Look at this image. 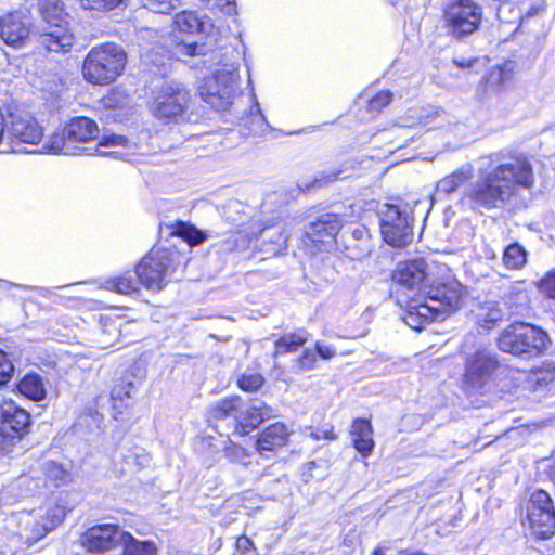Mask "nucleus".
I'll return each mask as SVG.
<instances>
[{
	"instance_id": "5fc2aeb1",
	"label": "nucleus",
	"mask_w": 555,
	"mask_h": 555,
	"mask_svg": "<svg viewBox=\"0 0 555 555\" xmlns=\"http://www.w3.org/2000/svg\"><path fill=\"white\" fill-rule=\"evenodd\" d=\"M236 552L238 555H258L253 541L246 535L237 538Z\"/></svg>"
},
{
	"instance_id": "39448f33",
	"label": "nucleus",
	"mask_w": 555,
	"mask_h": 555,
	"mask_svg": "<svg viewBox=\"0 0 555 555\" xmlns=\"http://www.w3.org/2000/svg\"><path fill=\"white\" fill-rule=\"evenodd\" d=\"M43 137L42 127L28 115L11 114L5 122V137L0 153L33 152Z\"/></svg>"
},
{
	"instance_id": "0eeeda50",
	"label": "nucleus",
	"mask_w": 555,
	"mask_h": 555,
	"mask_svg": "<svg viewBox=\"0 0 555 555\" xmlns=\"http://www.w3.org/2000/svg\"><path fill=\"white\" fill-rule=\"evenodd\" d=\"M190 103L191 93L181 83H165L153 101L152 112L165 122H179L184 119Z\"/></svg>"
},
{
	"instance_id": "864d4df0",
	"label": "nucleus",
	"mask_w": 555,
	"mask_h": 555,
	"mask_svg": "<svg viewBox=\"0 0 555 555\" xmlns=\"http://www.w3.org/2000/svg\"><path fill=\"white\" fill-rule=\"evenodd\" d=\"M14 366L8 354L0 350V385L5 384L12 376Z\"/></svg>"
},
{
	"instance_id": "79ce46f5",
	"label": "nucleus",
	"mask_w": 555,
	"mask_h": 555,
	"mask_svg": "<svg viewBox=\"0 0 555 555\" xmlns=\"http://www.w3.org/2000/svg\"><path fill=\"white\" fill-rule=\"evenodd\" d=\"M531 380L538 386H545L555 380V365L546 363L532 372Z\"/></svg>"
},
{
	"instance_id": "72a5a7b5",
	"label": "nucleus",
	"mask_w": 555,
	"mask_h": 555,
	"mask_svg": "<svg viewBox=\"0 0 555 555\" xmlns=\"http://www.w3.org/2000/svg\"><path fill=\"white\" fill-rule=\"evenodd\" d=\"M308 340V335L305 331H298L283 335L275 341L274 354H283L288 352H295Z\"/></svg>"
},
{
	"instance_id": "cd10ccee",
	"label": "nucleus",
	"mask_w": 555,
	"mask_h": 555,
	"mask_svg": "<svg viewBox=\"0 0 555 555\" xmlns=\"http://www.w3.org/2000/svg\"><path fill=\"white\" fill-rule=\"evenodd\" d=\"M473 177V168L466 165L454 171L453 173L442 178L437 183V192L443 194H451L455 192L463 183Z\"/></svg>"
},
{
	"instance_id": "c85d7f7f",
	"label": "nucleus",
	"mask_w": 555,
	"mask_h": 555,
	"mask_svg": "<svg viewBox=\"0 0 555 555\" xmlns=\"http://www.w3.org/2000/svg\"><path fill=\"white\" fill-rule=\"evenodd\" d=\"M18 392L33 401H41L46 398L47 391L41 377L37 374L26 375L17 384Z\"/></svg>"
},
{
	"instance_id": "4468645a",
	"label": "nucleus",
	"mask_w": 555,
	"mask_h": 555,
	"mask_svg": "<svg viewBox=\"0 0 555 555\" xmlns=\"http://www.w3.org/2000/svg\"><path fill=\"white\" fill-rule=\"evenodd\" d=\"M34 25L23 12H12L0 18V37L7 44L23 46L26 41L34 42Z\"/></svg>"
},
{
	"instance_id": "f03ea898",
	"label": "nucleus",
	"mask_w": 555,
	"mask_h": 555,
	"mask_svg": "<svg viewBox=\"0 0 555 555\" xmlns=\"http://www.w3.org/2000/svg\"><path fill=\"white\" fill-rule=\"evenodd\" d=\"M127 55L122 48L114 43L93 47L82 64L83 78L93 85H108L125 69Z\"/></svg>"
},
{
	"instance_id": "423d86ee",
	"label": "nucleus",
	"mask_w": 555,
	"mask_h": 555,
	"mask_svg": "<svg viewBox=\"0 0 555 555\" xmlns=\"http://www.w3.org/2000/svg\"><path fill=\"white\" fill-rule=\"evenodd\" d=\"M443 18L448 34L462 40L478 30L483 9L474 0H452L444 9Z\"/></svg>"
},
{
	"instance_id": "09e8293b",
	"label": "nucleus",
	"mask_w": 555,
	"mask_h": 555,
	"mask_svg": "<svg viewBox=\"0 0 555 555\" xmlns=\"http://www.w3.org/2000/svg\"><path fill=\"white\" fill-rule=\"evenodd\" d=\"M125 461L128 465L140 468L149 464L150 457L142 449H134L129 451L125 456Z\"/></svg>"
},
{
	"instance_id": "9d476101",
	"label": "nucleus",
	"mask_w": 555,
	"mask_h": 555,
	"mask_svg": "<svg viewBox=\"0 0 555 555\" xmlns=\"http://www.w3.org/2000/svg\"><path fill=\"white\" fill-rule=\"evenodd\" d=\"M238 74L236 70L218 69L199 89L203 100L217 111H225L232 103V96Z\"/></svg>"
},
{
	"instance_id": "f8f14e48",
	"label": "nucleus",
	"mask_w": 555,
	"mask_h": 555,
	"mask_svg": "<svg viewBox=\"0 0 555 555\" xmlns=\"http://www.w3.org/2000/svg\"><path fill=\"white\" fill-rule=\"evenodd\" d=\"M126 531L112 524L95 525L86 530L79 538L80 544L90 553H105L119 544Z\"/></svg>"
},
{
	"instance_id": "3c124183",
	"label": "nucleus",
	"mask_w": 555,
	"mask_h": 555,
	"mask_svg": "<svg viewBox=\"0 0 555 555\" xmlns=\"http://www.w3.org/2000/svg\"><path fill=\"white\" fill-rule=\"evenodd\" d=\"M317 362V353L311 349H306L300 358L296 360V367L299 372L310 371Z\"/></svg>"
},
{
	"instance_id": "a18cd8bd",
	"label": "nucleus",
	"mask_w": 555,
	"mask_h": 555,
	"mask_svg": "<svg viewBox=\"0 0 555 555\" xmlns=\"http://www.w3.org/2000/svg\"><path fill=\"white\" fill-rule=\"evenodd\" d=\"M106 146H128V140L121 135L113 134L109 137L103 138L94 149V151L102 155H115L118 154V152L112 151V152H105L101 151L100 147H106Z\"/></svg>"
},
{
	"instance_id": "f3484780",
	"label": "nucleus",
	"mask_w": 555,
	"mask_h": 555,
	"mask_svg": "<svg viewBox=\"0 0 555 555\" xmlns=\"http://www.w3.org/2000/svg\"><path fill=\"white\" fill-rule=\"evenodd\" d=\"M428 276V264L424 259L401 261L392 272V280L408 288H418Z\"/></svg>"
},
{
	"instance_id": "dca6fc26",
	"label": "nucleus",
	"mask_w": 555,
	"mask_h": 555,
	"mask_svg": "<svg viewBox=\"0 0 555 555\" xmlns=\"http://www.w3.org/2000/svg\"><path fill=\"white\" fill-rule=\"evenodd\" d=\"M30 423L26 410L17 406L12 400L0 403V434L11 439H20Z\"/></svg>"
},
{
	"instance_id": "0e129e2a",
	"label": "nucleus",
	"mask_w": 555,
	"mask_h": 555,
	"mask_svg": "<svg viewBox=\"0 0 555 555\" xmlns=\"http://www.w3.org/2000/svg\"><path fill=\"white\" fill-rule=\"evenodd\" d=\"M376 555H384V552L382 548H376Z\"/></svg>"
},
{
	"instance_id": "5701e85b",
	"label": "nucleus",
	"mask_w": 555,
	"mask_h": 555,
	"mask_svg": "<svg viewBox=\"0 0 555 555\" xmlns=\"http://www.w3.org/2000/svg\"><path fill=\"white\" fill-rule=\"evenodd\" d=\"M99 128L95 121L87 117H76L65 126V135L76 145L96 139Z\"/></svg>"
},
{
	"instance_id": "4be33fe9",
	"label": "nucleus",
	"mask_w": 555,
	"mask_h": 555,
	"mask_svg": "<svg viewBox=\"0 0 555 555\" xmlns=\"http://www.w3.org/2000/svg\"><path fill=\"white\" fill-rule=\"evenodd\" d=\"M175 24L180 31L190 34L214 35L215 26L207 16H199L195 12L183 11L176 15Z\"/></svg>"
},
{
	"instance_id": "6ab92c4d",
	"label": "nucleus",
	"mask_w": 555,
	"mask_h": 555,
	"mask_svg": "<svg viewBox=\"0 0 555 555\" xmlns=\"http://www.w3.org/2000/svg\"><path fill=\"white\" fill-rule=\"evenodd\" d=\"M273 416L274 411L271 406L267 405L262 401L254 400L244 412H240L236 431H238L241 435L248 434L250 430L258 427L262 422Z\"/></svg>"
},
{
	"instance_id": "f704fd0d",
	"label": "nucleus",
	"mask_w": 555,
	"mask_h": 555,
	"mask_svg": "<svg viewBox=\"0 0 555 555\" xmlns=\"http://www.w3.org/2000/svg\"><path fill=\"white\" fill-rule=\"evenodd\" d=\"M124 555H157V547L153 542L139 541L126 532L122 540Z\"/></svg>"
},
{
	"instance_id": "680f3d73",
	"label": "nucleus",
	"mask_w": 555,
	"mask_h": 555,
	"mask_svg": "<svg viewBox=\"0 0 555 555\" xmlns=\"http://www.w3.org/2000/svg\"><path fill=\"white\" fill-rule=\"evenodd\" d=\"M454 63L459 66V67H469L472 66V61H468V62H463V61H457L455 60Z\"/></svg>"
},
{
	"instance_id": "b1692460",
	"label": "nucleus",
	"mask_w": 555,
	"mask_h": 555,
	"mask_svg": "<svg viewBox=\"0 0 555 555\" xmlns=\"http://www.w3.org/2000/svg\"><path fill=\"white\" fill-rule=\"evenodd\" d=\"M373 430L367 420L358 418L353 422L351 437L353 447L363 456H369L374 448Z\"/></svg>"
},
{
	"instance_id": "37998d69",
	"label": "nucleus",
	"mask_w": 555,
	"mask_h": 555,
	"mask_svg": "<svg viewBox=\"0 0 555 555\" xmlns=\"http://www.w3.org/2000/svg\"><path fill=\"white\" fill-rule=\"evenodd\" d=\"M144 5L155 13L169 14L181 5V0H144Z\"/></svg>"
},
{
	"instance_id": "052dcab7",
	"label": "nucleus",
	"mask_w": 555,
	"mask_h": 555,
	"mask_svg": "<svg viewBox=\"0 0 555 555\" xmlns=\"http://www.w3.org/2000/svg\"><path fill=\"white\" fill-rule=\"evenodd\" d=\"M311 436L313 437L314 440H321V439L335 440L336 439V435H335L333 428L315 430V431L311 433Z\"/></svg>"
},
{
	"instance_id": "ea45409f",
	"label": "nucleus",
	"mask_w": 555,
	"mask_h": 555,
	"mask_svg": "<svg viewBox=\"0 0 555 555\" xmlns=\"http://www.w3.org/2000/svg\"><path fill=\"white\" fill-rule=\"evenodd\" d=\"M127 0H79L80 7L85 10L109 11L114 10Z\"/></svg>"
},
{
	"instance_id": "49530a36",
	"label": "nucleus",
	"mask_w": 555,
	"mask_h": 555,
	"mask_svg": "<svg viewBox=\"0 0 555 555\" xmlns=\"http://www.w3.org/2000/svg\"><path fill=\"white\" fill-rule=\"evenodd\" d=\"M345 172H346V170L343 168L323 171L314 179L311 186H318V188L325 186L328 183H332V182L336 181L337 179H339V176ZM305 188L309 189L310 185H306Z\"/></svg>"
},
{
	"instance_id": "2f4dec72",
	"label": "nucleus",
	"mask_w": 555,
	"mask_h": 555,
	"mask_svg": "<svg viewBox=\"0 0 555 555\" xmlns=\"http://www.w3.org/2000/svg\"><path fill=\"white\" fill-rule=\"evenodd\" d=\"M40 25L65 24L64 10L59 0H39Z\"/></svg>"
},
{
	"instance_id": "412c9836",
	"label": "nucleus",
	"mask_w": 555,
	"mask_h": 555,
	"mask_svg": "<svg viewBox=\"0 0 555 555\" xmlns=\"http://www.w3.org/2000/svg\"><path fill=\"white\" fill-rule=\"evenodd\" d=\"M472 313L477 326L486 331L499 326L506 315L502 305L493 300L478 304Z\"/></svg>"
},
{
	"instance_id": "4c0bfd02",
	"label": "nucleus",
	"mask_w": 555,
	"mask_h": 555,
	"mask_svg": "<svg viewBox=\"0 0 555 555\" xmlns=\"http://www.w3.org/2000/svg\"><path fill=\"white\" fill-rule=\"evenodd\" d=\"M175 233L183 237L189 245H198L208 238V235L193 225L179 222Z\"/></svg>"
},
{
	"instance_id": "7ed1b4c3",
	"label": "nucleus",
	"mask_w": 555,
	"mask_h": 555,
	"mask_svg": "<svg viewBox=\"0 0 555 555\" xmlns=\"http://www.w3.org/2000/svg\"><path fill=\"white\" fill-rule=\"evenodd\" d=\"M180 256L177 251L153 248L135 268V276L149 291H162L173 278Z\"/></svg>"
},
{
	"instance_id": "bf43d9fd",
	"label": "nucleus",
	"mask_w": 555,
	"mask_h": 555,
	"mask_svg": "<svg viewBox=\"0 0 555 555\" xmlns=\"http://www.w3.org/2000/svg\"><path fill=\"white\" fill-rule=\"evenodd\" d=\"M324 360H331L335 356V350L331 346L323 345L321 343L315 344V351Z\"/></svg>"
},
{
	"instance_id": "2eb2a0df",
	"label": "nucleus",
	"mask_w": 555,
	"mask_h": 555,
	"mask_svg": "<svg viewBox=\"0 0 555 555\" xmlns=\"http://www.w3.org/2000/svg\"><path fill=\"white\" fill-rule=\"evenodd\" d=\"M34 43L52 52H65L73 42L74 36L65 24L34 25Z\"/></svg>"
},
{
	"instance_id": "7c9ffc66",
	"label": "nucleus",
	"mask_w": 555,
	"mask_h": 555,
	"mask_svg": "<svg viewBox=\"0 0 555 555\" xmlns=\"http://www.w3.org/2000/svg\"><path fill=\"white\" fill-rule=\"evenodd\" d=\"M141 285L139 279L129 275V273L106 280L104 282V288L111 292H115L120 295H131L139 291Z\"/></svg>"
},
{
	"instance_id": "a211bd4d",
	"label": "nucleus",
	"mask_w": 555,
	"mask_h": 555,
	"mask_svg": "<svg viewBox=\"0 0 555 555\" xmlns=\"http://www.w3.org/2000/svg\"><path fill=\"white\" fill-rule=\"evenodd\" d=\"M289 431L283 423H274L262 430L256 441V448L263 457H271L272 454L286 446Z\"/></svg>"
},
{
	"instance_id": "603ef678",
	"label": "nucleus",
	"mask_w": 555,
	"mask_h": 555,
	"mask_svg": "<svg viewBox=\"0 0 555 555\" xmlns=\"http://www.w3.org/2000/svg\"><path fill=\"white\" fill-rule=\"evenodd\" d=\"M392 100V93L389 91H382L377 93L369 102V109L372 112H379L387 106Z\"/></svg>"
},
{
	"instance_id": "338daca9",
	"label": "nucleus",
	"mask_w": 555,
	"mask_h": 555,
	"mask_svg": "<svg viewBox=\"0 0 555 555\" xmlns=\"http://www.w3.org/2000/svg\"><path fill=\"white\" fill-rule=\"evenodd\" d=\"M373 555H376V548L374 550Z\"/></svg>"
},
{
	"instance_id": "1a4fd4ad",
	"label": "nucleus",
	"mask_w": 555,
	"mask_h": 555,
	"mask_svg": "<svg viewBox=\"0 0 555 555\" xmlns=\"http://www.w3.org/2000/svg\"><path fill=\"white\" fill-rule=\"evenodd\" d=\"M527 519L534 535L548 539L555 534V507L544 490L534 491L527 503Z\"/></svg>"
},
{
	"instance_id": "c03bdc74",
	"label": "nucleus",
	"mask_w": 555,
	"mask_h": 555,
	"mask_svg": "<svg viewBox=\"0 0 555 555\" xmlns=\"http://www.w3.org/2000/svg\"><path fill=\"white\" fill-rule=\"evenodd\" d=\"M263 377L259 373L243 374L238 380V387L244 391H256L263 385Z\"/></svg>"
},
{
	"instance_id": "393cba45",
	"label": "nucleus",
	"mask_w": 555,
	"mask_h": 555,
	"mask_svg": "<svg viewBox=\"0 0 555 555\" xmlns=\"http://www.w3.org/2000/svg\"><path fill=\"white\" fill-rule=\"evenodd\" d=\"M122 319L119 317L101 315L100 333L96 341L102 349L113 347L120 337Z\"/></svg>"
},
{
	"instance_id": "6e6d98bb",
	"label": "nucleus",
	"mask_w": 555,
	"mask_h": 555,
	"mask_svg": "<svg viewBox=\"0 0 555 555\" xmlns=\"http://www.w3.org/2000/svg\"><path fill=\"white\" fill-rule=\"evenodd\" d=\"M133 390L132 383L119 384L116 385L112 390V400H122L125 397L130 398L131 391Z\"/></svg>"
},
{
	"instance_id": "473e14b6",
	"label": "nucleus",
	"mask_w": 555,
	"mask_h": 555,
	"mask_svg": "<svg viewBox=\"0 0 555 555\" xmlns=\"http://www.w3.org/2000/svg\"><path fill=\"white\" fill-rule=\"evenodd\" d=\"M508 78V73L504 68L500 66L492 67L482 78L483 92L491 94L501 92Z\"/></svg>"
},
{
	"instance_id": "58836bf2",
	"label": "nucleus",
	"mask_w": 555,
	"mask_h": 555,
	"mask_svg": "<svg viewBox=\"0 0 555 555\" xmlns=\"http://www.w3.org/2000/svg\"><path fill=\"white\" fill-rule=\"evenodd\" d=\"M64 516L65 513L62 507L55 505L49 508L46 518L42 520L41 529L38 531L37 535L40 538L52 531L63 521Z\"/></svg>"
},
{
	"instance_id": "c9c22d12",
	"label": "nucleus",
	"mask_w": 555,
	"mask_h": 555,
	"mask_svg": "<svg viewBox=\"0 0 555 555\" xmlns=\"http://www.w3.org/2000/svg\"><path fill=\"white\" fill-rule=\"evenodd\" d=\"M527 262V253L519 244H511L505 248L503 263L507 269L518 270Z\"/></svg>"
},
{
	"instance_id": "de8ad7c7",
	"label": "nucleus",
	"mask_w": 555,
	"mask_h": 555,
	"mask_svg": "<svg viewBox=\"0 0 555 555\" xmlns=\"http://www.w3.org/2000/svg\"><path fill=\"white\" fill-rule=\"evenodd\" d=\"M225 457L233 463H247L248 454L246 450L237 444L230 443L224 448Z\"/></svg>"
},
{
	"instance_id": "aec40b11",
	"label": "nucleus",
	"mask_w": 555,
	"mask_h": 555,
	"mask_svg": "<svg viewBox=\"0 0 555 555\" xmlns=\"http://www.w3.org/2000/svg\"><path fill=\"white\" fill-rule=\"evenodd\" d=\"M341 229V219L335 214H323L311 222L307 235L314 243H325L333 240Z\"/></svg>"
},
{
	"instance_id": "a19ab883",
	"label": "nucleus",
	"mask_w": 555,
	"mask_h": 555,
	"mask_svg": "<svg viewBox=\"0 0 555 555\" xmlns=\"http://www.w3.org/2000/svg\"><path fill=\"white\" fill-rule=\"evenodd\" d=\"M206 52L205 44H199L198 42L191 41H182L179 42L175 48V55L177 57L181 56H195V55H203Z\"/></svg>"
},
{
	"instance_id": "20e7f679",
	"label": "nucleus",
	"mask_w": 555,
	"mask_h": 555,
	"mask_svg": "<svg viewBox=\"0 0 555 555\" xmlns=\"http://www.w3.org/2000/svg\"><path fill=\"white\" fill-rule=\"evenodd\" d=\"M548 344L547 333L528 323L512 324L498 338L499 349L515 356L541 354L546 350Z\"/></svg>"
},
{
	"instance_id": "ddd939ff",
	"label": "nucleus",
	"mask_w": 555,
	"mask_h": 555,
	"mask_svg": "<svg viewBox=\"0 0 555 555\" xmlns=\"http://www.w3.org/2000/svg\"><path fill=\"white\" fill-rule=\"evenodd\" d=\"M465 288L456 281H451L436 287H431L425 299L427 306L437 308L436 318L442 317L449 311L457 310L463 304Z\"/></svg>"
},
{
	"instance_id": "e2e57ef3",
	"label": "nucleus",
	"mask_w": 555,
	"mask_h": 555,
	"mask_svg": "<svg viewBox=\"0 0 555 555\" xmlns=\"http://www.w3.org/2000/svg\"><path fill=\"white\" fill-rule=\"evenodd\" d=\"M502 13H503V8H502V7H500V8L498 9V18H499V20H501V21H503Z\"/></svg>"
},
{
	"instance_id": "f257e3e1",
	"label": "nucleus",
	"mask_w": 555,
	"mask_h": 555,
	"mask_svg": "<svg viewBox=\"0 0 555 555\" xmlns=\"http://www.w3.org/2000/svg\"><path fill=\"white\" fill-rule=\"evenodd\" d=\"M502 159V153L481 158L495 166L481 167L477 182L466 192L474 208H500L516 194L518 186L529 189L533 185L532 166L526 157L515 156L508 163H500Z\"/></svg>"
},
{
	"instance_id": "9b49d317",
	"label": "nucleus",
	"mask_w": 555,
	"mask_h": 555,
	"mask_svg": "<svg viewBox=\"0 0 555 555\" xmlns=\"http://www.w3.org/2000/svg\"><path fill=\"white\" fill-rule=\"evenodd\" d=\"M499 366L496 356L487 348H479L466 360L464 383L472 389H481Z\"/></svg>"
},
{
	"instance_id": "e433bc0d",
	"label": "nucleus",
	"mask_w": 555,
	"mask_h": 555,
	"mask_svg": "<svg viewBox=\"0 0 555 555\" xmlns=\"http://www.w3.org/2000/svg\"><path fill=\"white\" fill-rule=\"evenodd\" d=\"M44 474L47 479L52 481L55 487H61L70 481V474L61 464L50 461L44 464Z\"/></svg>"
},
{
	"instance_id": "c756f323",
	"label": "nucleus",
	"mask_w": 555,
	"mask_h": 555,
	"mask_svg": "<svg viewBox=\"0 0 555 555\" xmlns=\"http://www.w3.org/2000/svg\"><path fill=\"white\" fill-rule=\"evenodd\" d=\"M87 149L74 145L72 140L65 135V128L60 133H54L48 142L43 143L41 151L47 153L76 154Z\"/></svg>"
},
{
	"instance_id": "13d9d810",
	"label": "nucleus",
	"mask_w": 555,
	"mask_h": 555,
	"mask_svg": "<svg viewBox=\"0 0 555 555\" xmlns=\"http://www.w3.org/2000/svg\"><path fill=\"white\" fill-rule=\"evenodd\" d=\"M541 289L550 297L555 300V272L548 274L541 282Z\"/></svg>"
},
{
	"instance_id": "bb28decb",
	"label": "nucleus",
	"mask_w": 555,
	"mask_h": 555,
	"mask_svg": "<svg viewBox=\"0 0 555 555\" xmlns=\"http://www.w3.org/2000/svg\"><path fill=\"white\" fill-rule=\"evenodd\" d=\"M435 310H437V308L427 306L426 302L410 306L404 321L410 327L421 331L425 323L437 319Z\"/></svg>"
},
{
	"instance_id": "4d7b16f0",
	"label": "nucleus",
	"mask_w": 555,
	"mask_h": 555,
	"mask_svg": "<svg viewBox=\"0 0 555 555\" xmlns=\"http://www.w3.org/2000/svg\"><path fill=\"white\" fill-rule=\"evenodd\" d=\"M209 9H216L230 14L233 11L234 0H203Z\"/></svg>"
},
{
	"instance_id": "6e6552de",
	"label": "nucleus",
	"mask_w": 555,
	"mask_h": 555,
	"mask_svg": "<svg viewBox=\"0 0 555 555\" xmlns=\"http://www.w3.org/2000/svg\"><path fill=\"white\" fill-rule=\"evenodd\" d=\"M379 225L384 241L393 247H403L413 240V218L406 208L385 205L379 211Z\"/></svg>"
},
{
	"instance_id": "8fccbe9b",
	"label": "nucleus",
	"mask_w": 555,
	"mask_h": 555,
	"mask_svg": "<svg viewBox=\"0 0 555 555\" xmlns=\"http://www.w3.org/2000/svg\"><path fill=\"white\" fill-rule=\"evenodd\" d=\"M268 122L266 117L258 109L257 114L249 117L248 130L250 134L258 135L266 132Z\"/></svg>"
},
{
	"instance_id": "a878e982",
	"label": "nucleus",
	"mask_w": 555,
	"mask_h": 555,
	"mask_svg": "<svg viewBox=\"0 0 555 555\" xmlns=\"http://www.w3.org/2000/svg\"><path fill=\"white\" fill-rule=\"evenodd\" d=\"M241 398L231 397L223 399L214 404L209 410V415L212 421H224L229 417L234 420V427L236 428L237 418H240Z\"/></svg>"
},
{
	"instance_id": "69168bd1",
	"label": "nucleus",
	"mask_w": 555,
	"mask_h": 555,
	"mask_svg": "<svg viewBox=\"0 0 555 555\" xmlns=\"http://www.w3.org/2000/svg\"><path fill=\"white\" fill-rule=\"evenodd\" d=\"M223 83H224V82H223V80H220V82H219V88H222V87H223Z\"/></svg>"
}]
</instances>
